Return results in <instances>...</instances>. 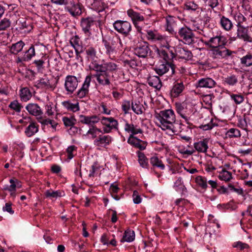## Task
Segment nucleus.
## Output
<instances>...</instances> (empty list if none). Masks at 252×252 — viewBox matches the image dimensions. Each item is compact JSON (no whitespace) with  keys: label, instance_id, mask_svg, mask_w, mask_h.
<instances>
[{"label":"nucleus","instance_id":"obj_1","mask_svg":"<svg viewBox=\"0 0 252 252\" xmlns=\"http://www.w3.org/2000/svg\"><path fill=\"white\" fill-rule=\"evenodd\" d=\"M173 111L171 109L161 111L157 118L159 121L158 126L163 130H166V133L172 135L173 133Z\"/></svg>","mask_w":252,"mask_h":252},{"label":"nucleus","instance_id":"obj_2","mask_svg":"<svg viewBox=\"0 0 252 252\" xmlns=\"http://www.w3.org/2000/svg\"><path fill=\"white\" fill-rule=\"evenodd\" d=\"M99 118L96 115L86 116L81 115L79 116V121L83 124L88 125L90 128L86 133L87 135H91L93 139L96 138L99 133L103 134L102 130L94 126L99 121Z\"/></svg>","mask_w":252,"mask_h":252},{"label":"nucleus","instance_id":"obj_3","mask_svg":"<svg viewBox=\"0 0 252 252\" xmlns=\"http://www.w3.org/2000/svg\"><path fill=\"white\" fill-rule=\"evenodd\" d=\"M99 118L101 124L103 126L102 131L103 133H109L113 129H118V122L112 117H102Z\"/></svg>","mask_w":252,"mask_h":252},{"label":"nucleus","instance_id":"obj_4","mask_svg":"<svg viewBox=\"0 0 252 252\" xmlns=\"http://www.w3.org/2000/svg\"><path fill=\"white\" fill-rule=\"evenodd\" d=\"M114 29L119 33L126 36L131 31L130 23L126 21L117 20L113 23Z\"/></svg>","mask_w":252,"mask_h":252},{"label":"nucleus","instance_id":"obj_5","mask_svg":"<svg viewBox=\"0 0 252 252\" xmlns=\"http://www.w3.org/2000/svg\"><path fill=\"white\" fill-rule=\"evenodd\" d=\"M147 38L152 41H159L161 44L165 47L167 50L169 49L170 46L167 41L166 38L158 33L157 31L149 30L147 31Z\"/></svg>","mask_w":252,"mask_h":252},{"label":"nucleus","instance_id":"obj_6","mask_svg":"<svg viewBox=\"0 0 252 252\" xmlns=\"http://www.w3.org/2000/svg\"><path fill=\"white\" fill-rule=\"evenodd\" d=\"M178 35L182 38L185 44H190L194 42V36L191 30L187 27H183L179 29Z\"/></svg>","mask_w":252,"mask_h":252},{"label":"nucleus","instance_id":"obj_7","mask_svg":"<svg viewBox=\"0 0 252 252\" xmlns=\"http://www.w3.org/2000/svg\"><path fill=\"white\" fill-rule=\"evenodd\" d=\"M86 53L88 60L91 62L89 65L90 69L95 71L96 69L95 67H96V66L99 65L97 63L98 58L96 55L95 49L92 47H90L86 50Z\"/></svg>","mask_w":252,"mask_h":252},{"label":"nucleus","instance_id":"obj_8","mask_svg":"<svg viewBox=\"0 0 252 252\" xmlns=\"http://www.w3.org/2000/svg\"><path fill=\"white\" fill-rule=\"evenodd\" d=\"M77 78L73 75H67L65 80L64 87L67 94H72L78 86Z\"/></svg>","mask_w":252,"mask_h":252},{"label":"nucleus","instance_id":"obj_9","mask_svg":"<svg viewBox=\"0 0 252 252\" xmlns=\"http://www.w3.org/2000/svg\"><path fill=\"white\" fill-rule=\"evenodd\" d=\"M37 86L38 88L45 90H53L56 86L55 79L52 76H44L38 81Z\"/></svg>","mask_w":252,"mask_h":252},{"label":"nucleus","instance_id":"obj_10","mask_svg":"<svg viewBox=\"0 0 252 252\" xmlns=\"http://www.w3.org/2000/svg\"><path fill=\"white\" fill-rule=\"evenodd\" d=\"M127 15L131 19L135 27L139 32L142 33V28L138 25V22L143 21L144 17L132 9L127 11Z\"/></svg>","mask_w":252,"mask_h":252},{"label":"nucleus","instance_id":"obj_11","mask_svg":"<svg viewBox=\"0 0 252 252\" xmlns=\"http://www.w3.org/2000/svg\"><path fill=\"white\" fill-rule=\"evenodd\" d=\"M237 36L238 38L245 42H252V38L249 33V27H244L239 24V25H237Z\"/></svg>","mask_w":252,"mask_h":252},{"label":"nucleus","instance_id":"obj_12","mask_svg":"<svg viewBox=\"0 0 252 252\" xmlns=\"http://www.w3.org/2000/svg\"><path fill=\"white\" fill-rule=\"evenodd\" d=\"M150 48L148 42L143 41L139 42L134 49V54L141 58H145L147 56Z\"/></svg>","mask_w":252,"mask_h":252},{"label":"nucleus","instance_id":"obj_13","mask_svg":"<svg viewBox=\"0 0 252 252\" xmlns=\"http://www.w3.org/2000/svg\"><path fill=\"white\" fill-rule=\"evenodd\" d=\"M65 5V10L74 17L80 16L82 13V7L78 3L72 1L70 2L69 4H67Z\"/></svg>","mask_w":252,"mask_h":252},{"label":"nucleus","instance_id":"obj_14","mask_svg":"<svg viewBox=\"0 0 252 252\" xmlns=\"http://www.w3.org/2000/svg\"><path fill=\"white\" fill-rule=\"evenodd\" d=\"M168 50L170 55H169L165 50H159L158 49H157V51L159 56L163 59L165 62V63L168 66H170V68L173 73V52L172 50H170V49Z\"/></svg>","mask_w":252,"mask_h":252},{"label":"nucleus","instance_id":"obj_15","mask_svg":"<svg viewBox=\"0 0 252 252\" xmlns=\"http://www.w3.org/2000/svg\"><path fill=\"white\" fill-rule=\"evenodd\" d=\"M191 57L192 53L191 52L185 49L184 47H182V45L176 46L175 49L174 58L189 60L191 59Z\"/></svg>","mask_w":252,"mask_h":252},{"label":"nucleus","instance_id":"obj_16","mask_svg":"<svg viewBox=\"0 0 252 252\" xmlns=\"http://www.w3.org/2000/svg\"><path fill=\"white\" fill-rule=\"evenodd\" d=\"M225 43V38L221 36H216L205 42L206 45L213 49L223 46Z\"/></svg>","mask_w":252,"mask_h":252},{"label":"nucleus","instance_id":"obj_17","mask_svg":"<svg viewBox=\"0 0 252 252\" xmlns=\"http://www.w3.org/2000/svg\"><path fill=\"white\" fill-rule=\"evenodd\" d=\"M91 79V76L88 75L86 76L82 87L77 92L76 95L78 97L82 98L88 94Z\"/></svg>","mask_w":252,"mask_h":252},{"label":"nucleus","instance_id":"obj_18","mask_svg":"<svg viewBox=\"0 0 252 252\" xmlns=\"http://www.w3.org/2000/svg\"><path fill=\"white\" fill-rule=\"evenodd\" d=\"M112 141V138L108 135L100 134L98 137L94 141V144L95 146L105 147L109 145Z\"/></svg>","mask_w":252,"mask_h":252},{"label":"nucleus","instance_id":"obj_19","mask_svg":"<svg viewBox=\"0 0 252 252\" xmlns=\"http://www.w3.org/2000/svg\"><path fill=\"white\" fill-rule=\"evenodd\" d=\"M213 57L215 59L224 58L230 56L232 52L223 46L213 49L212 50Z\"/></svg>","mask_w":252,"mask_h":252},{"label":"nucleus","instance_id":"obj_20","mask_svg":"<svg viewBox=\"0 0 252 252\" xmlns=\"http://www.w3.org/2000/svg\"><path fill=\"white\" fill-rule=\"evenodd\" d=\"M96 72L94 76L96 78L99 84L102 86H108L110 84L109 75L107 72Z\"/></svg>","mask_w":252,"mask_h":252},{"label":"nucleus","instance_id":"obj_21","mask_svg":"<svg viewBox=\"0 0 252 252\" xmlns=\"http://www.w3.org/2000/svg\"><path fill=\"white\" fill-rule=\"evenodd\" d=\"M95 71L98 72H107L113 71L116 70L117 69V65L112 62L104 63L101 64L96 66L95 67Z\"/></svg>","mask_w":252,"mask_h":252},{"label":"nucleus","instance_id":"obj_22","mask_svg":"<svg viewBox=\"0 0 252 252\" xmlns=\"http://www.w3.org/2000/svg\"><path fill=\"white\" fill-rule=\"evenodd\" d=\"M26 109L30 114L37 117V119L38 118H42L41 115L43 112L41 108L37 104L33 103H29L26 106Z\"/></svg>","mask_w":252,"mask_h":252},{"label":"nucleus","instance_id":"obj_23","mask_svg":"<svg viewBox=\"0 0 252 252\" xmlns=\"http://www.w3.org/2000/svg\"><path fill=\"white\" fill-rule=\"evenodd\" d=\"M127 142L140 150H144L147 146L146 142L137 138L136 137L132 136V134L130 135L127 140Z\"/></svg>","mask_w":252,"mask_h":252},{"label":"nucleus","instance_id":"obj_24","mask_svg":"<svg viewBox=\"0 0 252 252\" xmlns=\"http://www.w3.org/2000/svg\"><path fill=\"white\" fill-rule=\"evenodd\" d=\"M35 55V49L34 46L32 45L30 48L25 52L24 55L21 58L17 57L16 59V63H20L22 62H28L32 59V58Z\"/></svg>","mask_w":252,"mask_h":252},{"label":"nucleus","instance_id":"obj_25","mask_svg":"<svg viewBox=\"0 0 252 252\" xmlns=\"http://www.w3.org/2000/svg\"><path fill=\"white\" fill-rule=\"evenodd\" d=\"M216 85V82L211 78H202L197 82V87L200 88H213Z\"/></svg>","mask_w":252,"mask_h":252},{"label":"nucleus","instance_id":"obj_26","mask_svg":"<svg viewBox=\"0 0 252 252\" xmlns=\"http://www.w3.org/2000/svg\"><path fill=\"white\" fill-rule=\"evenodd\" d=\"M94 22V18L91 17L82 19L81 26L85 33H90V28L93 25Z\"/></svg>","mask_w":252,"mask_h":252},{"label":"nucleus","instance_id":"obj_27","mask_svg":"<svg viewBox=\"0 0 252 252\" xmlns=\"http://www.w3.org/2000/svg\"><path fill=\"white\" fill-rule=\"evenodd\" d=\"M185 90V86L183 81L178 80L174 82V97L181 95Z\"/></svg>","mask_w":252,"mask_h":252},{"label":"nucleus","instance_id":"obj_28","mask_svg":"<svg viewBox=\"0 0 252 252\" xmlns=\"http://www.w3.org/2000/svg\"><path fill=\"white\" fill-rule=\"evenodd\" d=\"M148 84L157 89H159L161 87L159 78L157 76H150L147 79Z\"/></svg>","mask_w":252,"mask_h":252},{"label":"nucleus","instance_id":"obj_29","mask_svg":"<svg viewBox=\"0 0 252 252\" xmlns=\"http://www.w3.org/2000/svg\"><path fill=\"white\" fill-rule=\"evenodd\" d=\"M194 147L199 152L205 153L208 148V140L205 139L202 141L195 143Z\"/></svg>","mask_w":252,"mask_h":252},{"label":"nucleus","instance_id":"obj_30","mask_svg":"<svg viewBox=\"0 0 252 252\" xmlns=\"http://www.w3.org/2000/svg\"><path fill=\"white\" fill-rule=\"evenodd\" d=\"M24 45L25 43L21 40L12 44L10 48V52L11 54L16 55L22 50Z\"/></svg>","mask_w":252,"mask_h":252},{"label":"nucleus","instance_id":"obj_31","mask_svg":"<svg viewBox=\"0 0 252 252\" xmlns=\"http://www.w3.org/2000/svg\"><path fill=\"white\" fill-rule=\"evenodd\" d=\"M222 28L226 31L231 30L233 27L232 22L227 18L222 16L220 21Z\"/></svg>","mask_w":252,"mask_h":252},{"label":"nucleus","instance_id":"obj_32","mask_svg":"<svg viewBox=\"0 0 252 252\" xmlns=\"http://www.w3.org/2000/svg\"><path fill=\"white\" fill-rule=\"evenodd\" d=\"M125 130L128 133H131L132 136H134V134L142 132V129L136 128L132 124H128V123L125 124Z\"/></svg>","mask_w":252,"mask_h":252},{"label":"nucleus","instance_id":"obj_33","mask_svg":"<svg viewBox=\"0 0 252 252\" xmlns=\"http://www.w3.org/2000/svg\"><path fill=\"white\" fill-rule=\"evenodd\" d=\"M38 126L33 123H31L26 128L25 133L28 137L33 135L38 131Z\"/></svg>","mask_w":252,"mask_h":252},{"label":"nucleus","instance_id":"obj_34","mask_svg":"<svg viewBox=\"0 0 252 252\" xmlns=\"http://www.w3.org/2000/svg\"><path fill=\"white\" fill-rule=\"evenodd\" d=\"M10 185H5L3 186V189L4 190H8L10 192V195L14 197L15 196V191L16 190V184L15 183V178L11 179L9 180Z\"/></svg>","mask_w":252,"mask_h":252},{"label":"nucleus","instance_id":"obj_35","mask_svg":"<svg viewBox=\"0 0 252 252\" xmlns=\"http://www.w3.org/2000/svg\"><path fill=\"white\" fill-rule=\"evenodd\" d=\"M20 97L22 101L26 102L32 97V94L28 88H23L20 90Z\"/></svg>","mask_w":252,"mask_h":252},{"label":"nucleus","instance_id":"obj_36","mask_svg":"<svg viewBox=\"0 0 252 252\" xmlns=\"http://www.w3.org/2000/svg\"><path fill=\"white\" fill-rule=\"evenodd\" d=\"M134 237L135 234L134 231L130 230H127L125 231L121 242H130L134 239Z\"/></svg>","mask_w":252,"mask_h":252},{"label":"nucleus","instance_id":"obj_37","mask_svg":"<svg viewBox=\"0 0 252 252\" xmlns=\"http://www.w3.org/2000/svg\"><path fill=\"white\" fill-rule=\"evenodd\" d=\"M138 162L140 166L144 168H148L149 167L148 160L145 155L140 152L138 153Z\"/></svg>","mask_w":252,"mask_h":252},{"label":"nucleus","instance_id":"obj_38","mask_svg":"<svg viewBox=\"0 0 252 252\" xmlns=\"http://www.w3.org/2000/svg\"><path fill=\"white\" fill-rule=\"evenodd\" d=\"M169 67L170 66H168L166 63H162L156 66L155 70L159 75H162L168 71Z\"/></svg>","mask_w":252,"mask_h":252},{"label":"nucleus","instance_id":"obj_39","mask_svg":"<svg viewBox=\"0 0 252 252\" xmlns=\"http://www.w3.org/2000/svg\"><path fill=\"white\" fill-rule=\"evenodd\" d=\"M224 82L229 86H234L238 82V77L232 74L226 76L224 79Z\"/></svg>","mask_w":252,"mask_h":252},{"label":"nucleus","instance_id":"obj_40","mask_svg":"<svg viewBox=\"0 0 252 252\" xmlns=\"http://www.w3.org/2000/svg\"><path fill=\"white\" fill-rule=\"evenodd\" d=\"M38 121L42 125L51 126V127L55 130L56 129V127L58 126V123L54 120H50L49 119H43L42 118H38Z\"/></svg>","mask_w":252,"mask_h":252},{"label":"nucleus","instance_id":"obj_41","mask_svg":"<svg viewBox=\"0 0 252 252\" xmlns=\"http://www.w3.org/2000/svg\"><path fill=\"white\" fill-rule=\"evenodd\" d=\"M241 63L244 66L248 67L252 65V54H248L240 59Z\"/></svg>","mask_w":252,"mask_h":252},{"label":"nucleus","instance_id":"obj_42","mask_svg":"<svg viewBox=\"0 0 252 252\" xmlns=\"http://www.w3.org/2000/svg\"><path fill=\"white\" fill-rule=\"evenodd\" d=\"M63 105L68 110L73 112H76L79 110L78 103L73 104L69 101H64L62 103Z\"/></svg>","mask_w":252,"mask_h":252},{"label":"nucleus","instance_id":"obj_43","mask_svg":"<svg viewBox=\"0 0 252 252\" xmlns=\"http://www.w3.org/2000/svg\"><path fill=\"white\" fill-rule=\"evenodd\" d=\"M143 106L139 101L131 103V108L132 110L137 115L142 114L143 112Z\"/></svg>","mask_w":252,"mask_h":252},{"label":"nucleus","instance_id":"obj_44","mask_svg":"<svg viewBox=\"0 0 252 252\" xmlns=\"http://www.w3.org/2000/svg\"><path fill=\"white\" fill-rule=\"evenodd\" d=\"M176 110L178 114H179L182 118H185L184 112L186 108V103L184 102L179 103L176 102L175 104Z\"/></svg>","mask_w":252,"mask_h":252},{"label":"nucleus","instance_id":"obj_45","mask_svg":"<svg viewBox=\"0 0 252 252\" xmlns=\"http://www.w3.org/2000/svg\"><path fill=\"white\" fill-rule=\"evenodd\" d=\"M240 131L234 128L229 129L226 133V135L229 138H237L241 136Z\"/></svg>","mask_w":252,"mask_h":252},{"label":"nucleus","instance_id":"obj_46","mask_svg":"<svg viewBox=\"0 0 252 252\" xmlns=\"http://www.w3.org/2000/svg\"><path fill=\"white\" fill-rule=\"evenodd\" d=\"M219 177L220 179L227 182L232 178V174L230 172L223 169L220 172Z\"/></svg>","mask_w":252,"mask_h":252},{"label":"nucleus","instance_id":"obj_47","mask_svg":"<svg viewBox=\"0 0 252 252\" xmlns=\"http://www.w3.org/2000/svg\"><path fill=\"white\" fill-rule=\"evenodd\" d=\"M173 24V18L171 16H168L166 18V24L165 25L166 31L170 33H172L173 29L172 25Z\"/></svg>","mask_w":252,"mask_h":252},{"label":"nucleus","instance_id":"obj_48","mask_svg":"<svg viewBox=\"0 0 252 252\" xmlns=\"http://www.w3.org/2000/svg\"><path fill=\"white\" fill-rule=\"evenodd\" d=\"M80 39L78 36H75L71 38L70 43L71 46L75 49L77 55L79 53L78 47L80 46Z\"/></svg>","mask_w":252,"mask_h":252},{"label":"nucleus","instance_id":"obj_49","mask_svg":"<svg viewBox=\"0 0 252 252\" xmlns=\"http://www.w3.org/2000/svg\"><path fill=\"white\" fill-rule=\"evenodd\" d=\"M102 42L106 48V52L109 56L115 52V47L111 45L110 42L106 40L103 39Z\"/></svg>","mask_w":252,"mask_h":252},{"label":"nucleus","instance_id":"obj_50","mask_svg":"<svg viewBox=\"0 0 252 252\" xmlns=\"http://www.w3.org/2000/svg\"><path fill=\"white\" fill-rule=\"evenodd\" d=\"M151 163L153 166H156L160 167L163 169L164 167V164L162 163L161 161L157 157H153L150 159Z\"/></svg>","mask_w":252,"mask_h":252},{"label":"nucleus","instance_id":"obj_51","mask_svg":"<svg viewBox=\"0 0 252 252\" xmlns=\"http://www.w3.org/2000/svg\"><path fill=\"white\" fill-rule=\"evenodd\" d=\"M44 195L46 198H56L61 196L60 192L59 191H54L52 189H48L44 192Z\"/></svg>","mask_w":252,"mask_h":252},{"label":"nucleus","instance_id":"obj_52","mask_svg":"<svg viewBox=\"0 0 252 252\" xmlns=\"http://www.w3.org/2000/svg\"><path fill=\"white\" fill-rule=\"evenodd\" d=\"M11 22L9 19L4 18L0 21V31L6 30L10 27Z\"/></svg>","mask_w":252,"mask_h":252},{"label":"nucleus","instance_id":"obj_53","mask_svg":"<svg viewBox=\"0 0 252 252\" xmlns=\"http://www.w3.org/2000/svg\"><path fill=\"white\" fill-rule=\"evenodd\" d=\"M63 121L65 126H72L75 125V119L73 117H63Z\"/></svg>","mask_w":252,"mask_h":252},{"label":"nucleus","instance_id":"obj_54","mask_svg":"<svg viewBox=\"0 0 252 252\" xmlns=\"http://www.w3.org/2000/svg\"><path fill=\"white\" fill-rule=\"evenodd\" d=\"M9 107L11 109L15 110L17 112H20L22 108L23 107L22 105L20 103H19L17 100H14L11 102L10 103Z\"/></svg>","mask_w":252,"mask_h":252},{"label":"nucleus","instance_id":"obj_55","mask_svg":"<svg viewBox=\"0 0 252 252\" xmlns=\"http://www.w3.org/2000/svg\"><path fill=\"white\" fill-rule=\"evenodd\" d=\"M196 183L201 187L203 189H206L207 187V181L201 176H198L195 179Z\"/></svg>","mask_w":252,"mask_h":252},{"label":"nucleus","instance_id":"obj_56","mask_svg":"<svg viewBox=\"0 0 252 252\" xmlns=\"http://www.w3.org/2000/svg\"><path fill=\"white\" fill-rule=\"evenodd\" d=\"M230 97L237 104L241 103L244 100V96L240 94H232Z\"/></svg>","mask_w":252,"mask_h":252},{"label":"nucleus","instance_id":"obj_57","mask_svg":"<svg viewBox=\"0 0 252 252\" xmlns=\"http://www.w3.org/2000/svg\"><path fill=\"white\" fill-rule=\"evenodd\" d=\"M38 72H42L44 68V62L42 60H35L33 63Z\"/></svg>","mask_w":252,"mask_h":252},{"label":"nucleus","instance_id":"obj_58","mask_svg":"<svg viewBox=\"0 0 252 252\" xmlns=\"http://www.w3.org/2000/svg\"><path fill=\"white\" fill-rule=\"evenodd\" d=\"M188 10H195L198 8V5L194 1H188L185 4Z\"/></svg>","mask_w":252,"mask_h":252},{"label":"nucleus","instance_id":"obj_59","mask_svg":"<svg viewBox=\"0 0 252 252\" xmlns=\"http://www.w3.org/2000/svg\"><path fill=\"white\" fill-rule=\"evenodd\" d=\"M122 109L125 114L128 113L131 107V103L129 101H124L122 104Z\"/></svg>","mask_w":252,"mask_h":252},{"label":"nucleus","instance_id":"obj_60","mask_svg":"<svg viewBox=\"0 0 252 252\" xmlns=\"http://www.w3.org/2000/svg\"><path fill=\"white\" fill-rule=\"evenodd\" d=\"M76 149V147L74 145L70 146L66 149L67 157L69 159H71L74 157V155L72 154L73 152Z\"/></svg>","mask_w":252,"mask_h":252},{"label":"nucleus","instance_id":"obj_61","mask_svg":"<svg viewBox=\"0 0 252 252\" xmlns=\"http://www.w3.org/2000/svg\"><path fill=\"white\" fill-rule=\"evenodd\" d=\"M233 247L237 248L240 250H244L248 248V245L246 243L241 242H237L233 244Z\"/></svg>","mask_w":252,"mask_h":252},{"label":"nucleus","instance_id":"obj_62","mask_svg":"<svg viewBox=\"0 0 252 252\" xmlns=\"http://www.w3.org/2000/svg\"><path fill=\"white\" fill-rule=\"evenodd\" d=\"M133 200L134 203L139 204L141 201V198L138 194V192L136 190H134L133 192Z\"/></svg>","mask_w":252,"mask_h":252},{"label":"nucleus","instance_id":"obj_63","mask_svg":"<svg viewBox=\"0 0 252 252\" xmlns=\"http://www.w3.org/2000/svg\"><path fill=\"white\" fill-rule=\"evenodd\" d=\"M11 205L12 204L11 203H6L5 206L3 207V210L8 212L10 214H13L14 211L12 209Z\"/></svg>","mask_w":252,"mask_h":252},{"label":"nucleus","instance_id":"obj_64","mask_svg":"<svg viewBox=\"0 0 252 252\" xmlns=\"http://www.w3.org/2000/svg\"><path fill=\"white\" fill-rule=\"evenodd\" d=\"M97 170V168L94 165H92L89 169L88 176L90 178H93L95 176V172Z\"/></svg>","mask_w":252,"mask_h":252}]
</instances>
